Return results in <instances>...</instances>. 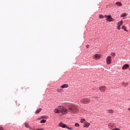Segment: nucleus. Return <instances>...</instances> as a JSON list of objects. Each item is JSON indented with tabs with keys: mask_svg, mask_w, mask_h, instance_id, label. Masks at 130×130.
Segmentation results:
<instances>
[{
	"mask_svg": "<svg viewBox=\"0 0 130 130\" xmlns=\"http://www.w3.org/2000/svg\"><path fill=\"white\" fill-rule=\"evenodd\" d=\"M55 113H61L64 115V114H67L69 112V110L67 109L64 107L59 106L57 108L54 110Z\"/></svg>",
	"mask_w": 130,
	"mask_h": 130,
	"instance_id": "1",
	"label": "nucleus"
},
{
	"mask_svg": "<svg viewBox=\"0 0 130 130\" xmlns=\"http://www.w3.org/2000/svg\"><path fill=\"white\" fill-rule=\"evenodd\" d=\"M78 111V107L75 105H71L68 108V112L70 113H76Z\"/></svg>",
	"mask_w": 130,
	"mask_h": 130,
	"instance_id": "2",
	"label": "nucleus"
},
{
	"mask_svg": "<svg viewBox=\"0 0 130 130\" xmlns=\"http://www.w3.org/2000/svg\"><path fill=\"white\" fill-rule=\"evenodd\" d=\"M58 126H59L60 127H63V128H64V127H66L68 129H70V130L73 129V128L69 127L68 126H67V125H66L65 124H63L62 122L59 123L58 124Z\"/></svg>",
	"mask_w": 130,
	"mask_h": 130,
	"instance_id": "3",
	"label": "nucleus"
},
{
	"mask_svg": "<svg viewBox=\"0 0 130 130\" xmlns=\"http://www.w3.org/2000/svg\"><path fill=\"white\" fill-rule=\"evenodd\" d=\"M80 102L83 104H87V103H89L90 99H82L81 100Z\"/></svg>",
	"mask_w": 130,
	"mask_h": 130,
	"instance_id": "4",
	"label": "nucleus"
},
{
	"mask_svg": "<svg viewBox=\"0 0 130 130\" xmlns=\"http://www.w3.org/2000/svg\"><path fill=\"white\" fill-rule=\"evenodd\" d=\"M107 64H110L111 63V56H109L106 59Z\"/></svg>",
	"mask_w": 130,
	"mask_h": 130,
	"instance_id": "5",
	"label": "nucleus"
},
{
	"mask_svg": "<svg viewBox=\"0 0 130 130\" xmlns=\"http://www.w3.org/2000/svg\"><path fill=\"white\" fill-rule=\"evenodd\" d=\"M106 20L108 22H112V21H113V18L111 17V15H109L107 16V18H106Z\"/></svg>",
	"mask_w": 130,
	"mask_h": 130,
	"instance_id": "6",
	"label": "nucleus"
},
{
	"mask_svg": "<svg viewBox=\"0 0 130 130\" xmlns=\"http://www.w3.org/2000/svg\"><path fill=\"white\" fill-rule=\"evenodd\" d=\"M89 126H90V123L86 121L83 124V127L88 128Z\"/></svg>",
	"mask_w": 130,
	"mask_h": 130,
	"instance_id": "7",
	"label": "nucleus"
},
{
	"mask_svg": "<svg viewBox=\"0 0 130 130\" xmlns=\"http://www.w3.org/2000/svg\"><path fill=\"white\" fill-rule=\"evenodd\" d=\"M129 68V66H128V64H125L123 66L122 70H127Z\"/></svg>",
	"mask_w": 130,
	"mask_h": 130,
	"instance_id": "8",
	"label": "nucleus"
},
{
	"mask_svg": "<svg viewBox=\"0 0 130 130\" xmlns=\"http://www.w3.org/2000/svg\"><path fill=\"white\" fill-rule=\"evenodd\" d=\"M99 89L101 92H105V90H106V86H101L99 87Z\"/></svg>",
	"mask_w": 130,
	"mask_h": 130,
	"instance_id": "9",
	"label": "nucleus"
},
{
	"mask_svg": "<svg viewBox=\"0 0 130 130\" xmlns=\"http://www.w3.org/2000/svg\"><path fill=\"white\" fill-rule=\"evenodd\" d=\"M69 87V85L67 84H63L61 85L60 87L62 88V89H64V88H68Z\"/></svg>",
	"mask_w": 130,
	"mask_h": 130,
	"instance_id": "10",
	"label": "nucleus"
},
{
	"mask_svg": "<svg viewBox=\"0 0 130 130\" xmlns=\"http://www.w3.org/2000/svg\"><path fill=\"white\" fill-rule=\"evenodd\" d=\"M100 56L101 55L98 54H96L94 55V58H96V59H100Z\"/></svg>",
	"mask_w": 130,
	"mask_h": 130,
	"instance_id": "11",
	"label": "nucleus"
},
{
	"mask_svg": "<svg viewBox=\"0 0 130 130\" xmlns=\"http://www.w3.org/2000/svg\"><path fill=\"white\" fill-rule=\"evenodd\" d=\"M24 125H25V127H27V128L31 129V127L30 126V125H29V124L28 123L25 122Z\"/></svg>",
	"mask_w": 130,
	"mask_h": 130,
	"instance_id": "12",
	"label": "nucleus"
},
{
	"mask_svg": "<svg viewBox=\"0 0 130 130\" xmlns=\"http://www.w3.org/2000/svg\"><path fill=\"white\" fill-rule=\"evenodd\" d=\"M116 5H117V6H118V7H122V3L121 2H116Z\"/></svg>",
	"mask_w": 130,
	"mask_h": 130,
	"instance_id": "13",
	"label": "nucleus"
},
{
	"mask_svg": "<svg viewBox=\"0 0 130 130\" xmlns=\"http://www.w3.org/2000/svg\"><path fill=\"white\" fill-rule=\"evenodd\" d=\"M41 110H42V109H41V108H39L38 110H37L36 111V114H38V113H40Z\"/></svg>",
	"mask_w": 130,
	"mask_h": 130,
	"instance_id": "14",
	"label": "nucleus"
},
{
	"mask_svg": "<svg viewBox=\"0 0 130 130\" xmlns=\"http://www.w3.org/2000/svg\"><path fill=\"white\" fill-rule=\"evenodd\" d=\"M80 122H81V123H84L86 122V120L84 118H82L80 120Z\"/></svg>",
	"mask_w": 130,
	"mask_h": 130,
	"instance_id": "15",
	"label": "nucleus"
},
{
	"mask_svg": "<svg viewBox=\"0 0 130 130\" xmlns=\"http://www.w3.org/2000/svg\"><path fill=\"white\" fill-rule=\"evenodd\" d=\"M127 15L126 13H123L121 15V18H124V17H126Z\"/></svg>",
	"mask_w": 130,
	"mask_h": 130,
	"instance_id": "16",
	"label": "nucleus"
},
{
	"mask_svg": "<svg viewBox=\"0 0 130 130\" xmlns=\"http://www.w3.org/2000/svg\"><path fill=\"white\" fill-rule=\"evenodd\" d=\"M122 29H123V30H124L126 32H128V31L126 30V27H125V26L123 25L122 27Z\"/></svg>",
	"mask_w": 130,
	"mask_h": 130,
	"instance_id": "17",
	"label": "nucleus"
},
{
	"mask_svg": "<svg viewBox=\"0 0 130 130\" xmlns=\"http://www.w3.org/2000/svg\"><path fill=\"white\" fill-rule=\"evenodd\" d=\"M107 112H108V113H111V114H112L114 113V111L113 110H108Z\"/></svg>",
	"mask_w": 130,
	"mask_h": 130,
	"instance_id": "18",
	"label": "nucleus"
},
{
	"mask_svg": "<svg viewBox=\"0 0 130 130\" xmlns=\"http://www.w3.org/2000/svg\"><path fill=\"white\" fill-rule=\"evenodd\" d=\"M123 21H122V20H121L120 22H119L118 23V26H121V25H122V24H123Z\"/></svg>",
	"mask_w": 130,
	"mask_h": 130,
	"instance_id": "19",
	"label": "nucleus"
},
{
	"mask_svg": "<svg viewBox=\"0 0 130 130\" xmlns=\"http://www.w3.org/2000/svg\"><path fill=\"white\" fill-rule=\"evenodd\" d=\"M41 123H45L46 122V120L45 119H43L40 121Z\"/></svg>",
	"mask_w": 130,
	"mask_h": 130,
	"instance_id": "20",
	"label": "nucleus"
},
{
	"mask_svg": "<svg viewBox=\"0 0 130 130\" xmlns=\"http://www.w3.org/2000/svg\"><path fill=\"white\" fill-rule=\"evenodd\" d=\"M75 126H76V127H78L79 126H80V124L78 123H76L75 124Z\"/></svg>",
	"mask_w": 130,
	"mask_h": 130,
	"instance_id": "21",
	"label": "nucleus"
},
{
	"mask_svg": "<svg viewBox=\"0 0 130 130\" xmlns=\"http://www.w3.org/2000/svg\"><path fill=\"white\" fill-rule=\"evenodd\" d=\"M99 18H100V19H103V18H104V17L103 16V15H102V14H101L99 16Z\"/></svg>",
	"mask_w": 130,
	"mask_h": 130,
	"instance_id": "22",
	"label": "nucleus"
},
{
	"mask_svg": "<svg viewBox=\"0 0 130 130\" xmlns=\"http://www.w3.org/2000/svg\"><path fill=\"white\" fill-rule=\"evenodd\" d=\"M111 55H112V56H115V53H111Z\"/></svg>",
	"mask_w": 130,
	"mask_h": 130,
	"instance_id": "23",
	"label": "nucleus"
},
{
	"mask_svg": "<svg viewBox=\"0 0 130 130\" xmlns=\"http://www.w3.org/2000/svg\"><path fill=\"white\" fill-rule=\"evenodd\" d=\"M117 28H118V30H120V26L118 25V26H117Z\"/></svg>",
	"mask_w": 130,
	"mask_h": 130,
	"instance_id": "24",
	"label": "nucleus"
},
{
	"mask_svg": "<svg viewBox=\"0 0 130 130\" xmlns=\"http://www.w3.org/2000/svg\"><path fill=\"white\" fill-rule=\"evenodd\" d=\"M61 91H62V90L61 89H57V92H61Z\"/></svg>",
	"mask_w": 130,
	"mask_h": 130,
	"instance_id": "25",
	"label": "nucleus"
},
{
	"mask_svg": "<svg viewBox=\"0 0 130 130\" xmlns=\"http://www.w3.org/2000/svg\"><path fill=\"white\" fill-rule=\"evenodd\" d=\"M112 130H120V129L117 128H115L112 129Z\"/></svg>",
	"mask_w": 130,
	"mask_h": 130,
	"instance_id": "26",
	"label": "nucleus"
},
{
	"mask_svg": "<svg viewBox=\"0 0 130 130\" xmlns=\"http://www.w3.org/2000/svg\"><path fill=\"white\" fill-rule=\"evenodd\" d=\"M37 130H44V128H38Z\"/></svg>",
	"mask_w": 130,
	"mask_h": 130,
	"instance_id": "27",
	"label": "nucleus"
},
{
	"mask_svg": "<svg viewBox=\"0 0 130 130\" xmlns=\"http://www.w3.org/2000/svg\"><path fill=\"white\" fill-rule=\"evenodd\" d=\"M0 130H4V128H3L2 127H0Z\"/></svg>",
	"mask_w": 130,
	"mask_h": 130,
	"instance_id": "28",
	"label": "nucleus"
},
{
	"mask_svg": "<svg viewBox=\"0 0 130 130\" xmlns=\"http://www.w3.org/2000/svg\"><path fill=\"white\" fill-rule=\"evenodd\" d=\"M107 17H108V16H107V15H105V18H107Z\"/></svg>",
	"mask_w": 130,
	"mask_h": 130,
	"instance_id": "29",
	"label": "nucleus"
},
{
	"mask_svg": "<svg viewBox=\"0 0 130 130\" xmlns=\"http://www.w3.org/2000/svg\"><path fill=\"white\" fill-rule=\"evenodd\" d=\"M89 45H87V46H86V48H89Z\"/></svg>",
	"mask_w": 130,
	"mask_h": 130,
	"instance_id": "30",
	"label": "nucleus"
},
{
	"mask_svg": "<svg viewBox=\"0 0 130 130\" xmlns=\"http://www.w3.org/2000/svg\"><path fill=\"white\" fill-rule=\"evenodd\" d=\"M42 118H46L45 117H42Z\"/></svg>",
	"mask_w": 130,
	"mask_h": 130,
	"instance_id": "31",
	"label": "nucleus"
},
{
	"mask_svg": "<svg viewBox=\"0 0 130 130\" xmlns=\"http://www.w3.org/2000/svg\"><path fill=\"white\" fill-rule=\"evenodd\" d=\"M129 70H130V69H129Z\"/></svg>",
	"mask_w": 130,
	"mask_h": 130,
	"instance_id": "32",
	"label": "nucleus"
}]
</instances>
